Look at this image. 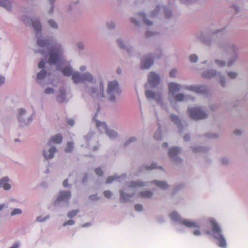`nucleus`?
Masks as SVG:
<instances>
[{
    "label": "nucleus",
    "instance_id": "f257e3e1",
    "mask_svg": "<svg viewBox=\"0 0 248 248\" xmlns=\"http://www.w3.org/2000/svg\"><path fill=\"white\" fill-rule=\"evenodd\" d=\"M52 40L50 39H38L37 45L40 47H46L50 53L49 63L51 64H56L58 68L61 64L64 63V60L62 57V51L60 46L54 45L49 47L51 44Z\"/></svg>",
    "mask_w": 248,
    "mask_h": 248
},
{
    "label": "nucleus",
    "instance_id": "f03ea898",
    "mask_svg": "<svg viewBox=\"0 0 248 248\" xmlns=\"http://www.w3.org/2000/svg\"><path fill=\"white\" fill-rule=\"evenodd\" d=\"M211 223L212 226V232L214 236L218 241V246L221 248H225L227 244L225 238L221 233L220 227L214 220H211Z\"/></svg>",
    "mask_w": 248,
    "mask_h": 248
},
{
    "label": "nucleus",
    "instance_id": "7ed1b4c3",
    "mask_svg": "<svg viewBox=\"0 0 248 248\" xmlns=\"http://www.w3.org/2000/svg\"><path fill=\"white\" fill-rule=\"evenodd\" d=\"M121 90L117 81L109 82L108 83L107 93L110 101H114L117 96L120 95Z\"/></svg>",
    "mask_w": 248,
    "mask_h": 248
},
{
    "label": "nucleus",
    "instance_id": "20e7f679",
    "mask_svg": "<svg viewBox=\"0 0 248 248\" xmlns=\"http://www.w3.org/2000/svg\"><path fill=\"white\" fill-rule=\"evenodd\" d=\"M188 113L191 118L196 120L205 119L207 116L199 108H190L188 109Z\"/></svg>",
    "mask_w": 248,
    "mask_h": 248
},
{
    "label": "nucleus",
    "instance_id": "39448f33",
    "mask_svg": "<svg viewBox=\"0 0 248 248\" xmlns=\"http://www.w3.org/2000/svg\"><path fill=\"white\" fill-rule=\"evenodd\" d=\"M72 79L73 81L76 83L80 82H92L93 80V78L90 73H86L84 75H80L78 73H75L72 75Z\"/></svg>",
    "mask_w": 248,
    "mask_h": 248
},
{
    "label": "nucleus",
    "instance_id": "423d86ee",
    "mask_svg": "<svg viewBox=\"0 0 248 248\" xmlns=\"http://www.w3.org/2000/svg\"><path fill=\"white\" fill-rule=\"evenodd\" d=\"M96 127L99 128L100 131L104 130L106 134L111 139H114L117 136V133L114 131L109 130L105 123H102L99 121H95Z\"/></svg>",
    "mask_w": 248,
    "mask_h": 248
},
{
    "label": "nucleus",
    "instance_id": "0eeeda50",
    "mask_svg": "<svg viewBox=\"0 0 248 248\" xmlns=\"http://www.w3.org/2000/svg\"><path fill=\"white\" fill-rule=\"evenodd\" d=\"M17 119L21 124H28L32 120V118L22 109L18 110Z\"/></svg>",
    "mask_w": 248,
    "mask_h": 248
},
{
    "label": "nucleus",
    "instance_id": "6e6552de",
    "mask_svg": "<svg viewBox=\"0 0 248 248\" xmlns=\"http://www.w3.org/2000/svg\"><path fill=\"white\" fill-rule=\"evenodd\" d=\"M154 63V60L151 56H145L141 61V68L146 69L149 68Z\"/></svg>",
    "mask_w": 248,
    "mask_h": 248
},
{
    "label": "nucleus",
    "instance_id": "1a4fd4ad",
    "mask_svg": "<svg viewBox=\"0 0 248 248\" xmlns=\"http://www.w3.org/2000/svg\"><path fill=\"white\" fill-rule=\"evenodd\" d=\"M187 89L193 91L196 93L204 94L206 93L207 90L205 86L201 85V86H191L187 87L186 88Z\"/></svg>",
    "mask_w": 248,
    "mask_h": 248
},
{
    "label": "nucleus",
    "instance_id": "9d476101",
    "mask_svg": "<svg viewBox=\"0 0 248 248\" xmlns=\"http://www.w3.org/2000/svg\"><path fill=\"white\" fill-rule=\"evenodd\" d=\"M160 79L159 76L154 72H151L149 75L148 81L152 85L158 84Z\"/></svg>",
    "mask_w": 248,
    "mask_h": 248
},
{
    "label": "nucleus",
    "instance_id": "9b49d317",
    "mask_svg": "<svg viewBox=\"0 0 248 248\" xmlns=\"http://www.w3.org/2000/svg\"><path fill=\"white\" fill-rule=\"evenodd\" d=\"M71 196V193L70 191H62L60 193V195L57 198V201H67Z\"/></svg>",
    "mask_w": 248,
    "mask_h": 248
},
{
    "label": "nucleus",
    "instance_id": "f8f14e48",
    "mask_svg": "<svg viewBox=\"0 0 248 248\" xmlns=\"http://www.w3.org/2000/svg\"><path fill=\"white\" fill-rule=\"evenodd\" d=\"M182 224L188 228H199V225L196 222L188 219H183L180 222Z\"/></svg>",
    "mask_w": 248,
    "mask_h": 248
},
{
    "label": "nucleus",
    "instance_id": "ddd939ff",
    "mask_svg": "<svg viewBox=\"0 0 248 248\" xmlns=\"http://www.w3.org/2000/svg\"><path fill=\"white\" fill-rule=\"evenodd\" d=\"M62 140V136L61 134H59L55 136L51 137V139L49 140L48 144L50 145L52 143L59 144Z\"/></svg>",
    "mask_w": 248,
    "mask_h": 248
},
{
    "label": "nucleus",
    "instance_id": "4468645a",
    "mask_svg": "<svg viewBox=\"0 0 248 248\" xmlns=\"http://www.w3.org/2000/svg\"><path fill=\"white\" fill-rule=\"evenodd\" d=\"M57 150L55 147H51L48 152H46L45 151L44 152L43 154L44 157L46 159L52 158L54 156V153H56Z\"/></svg>",
    "mask_w": 248,
    "mask_h": 248
},
{
    "label": "nucleus",
    "instance_id": "2eb2a0df",
    "mask_svg": "<svg viewBox=\"0 0 248 248\" xmlns=\"http://www.w3.org/2000/svg\"><path fill=\"white\" fill-rule=\"evenodd\" d=\"M169 92L171 93H174L178 92L180 89V86L179 84L172 82L169 85Z\"/></svg>",
    "mask_w": 248,
    "mask_h": 248
},
{
    "label": "nucleus",
    "instance_id": "dca6fc26",
    "mask_svg": "<svg viewBox=\"0 0 248 248\" xmlns=\"http://www.w3.org/2000/svg\"><path fill=\"white\" fill-rule=\"evenodd\" d=\"M9 180L8 177H3L0 181V187L2 186L4 189L8 190L11 188V185L8 183Z\"/></svg>",
    "mask_w": 248,
    "mask_h": 248
},
{
    "label": "nucleus",
    "instance_id": "f3484780",
    "mask_svg": "<svg viewBox=\"0 0 248 248\" xmlns=\"http://www.w3.org/2000/svg\"><path fill=\"white\" fill-rule=\"evenodd\" d=\"M0 6L6 8L8 11H10L12 9L11 0H0Z\"/></svg>",
    "mask_w": 248,
    "mask_h": 248
},
{
    "label": "nucleus",
    "instance_id": "a211bd4d",
    "mask_svg": "<svg viewBox=\"0 0 248 248\" xmlns=\"http://www.w3.org/2000/svg\"><path fill=\"white\" fill-rule=\"evenodd\" d=\"M181 152V150L177 147H172L170 148L169 152V155L170 158L175 157L179 154Z\"/></svg>",
    "mask_w": 248,
    "mask_h": 248
},
{
    "label": "nucleus",
    "instance_id": "6ab92c4d",
    "mask_svg": "<svg viewBox=\"0 0 248 248\" xmlns=\"http://www.w3.org/2000/svg\"><path fill=\"white\" fill-rule=\"evenodd\" d=\"M152 183L161 189H166L168 187V184L166 182L155 180L153 181Z\"/></svg>",
    "mask_w": 248,
    "mask_h": 248
},
{
    "label": "nucleus",
    "instance_id": "aec40b11",
    "mask_svg": "<svg viewBox=\"0 0 248 248\" xmlns=\"http://www.w3.org/2000/svg\"><path fill=\"white\" fill-rule=\"evenodd\" d=\"M216 73L214 70H207L202 74V77L206 78H210L215 76Z\"/></svg>",
    "mask_w": 248,
    "mask_h": 248
},
{
    "label": "nucleus",
    "instance_id": "412c9836",
    "mask_svg": "<svg viewBox=\"0 0 248 248\" xmlns=\"http://www.w3.org/2000/svg\"><path fill=\"white\" fill-rule=\"evenodd\" d=\"M32 26L33 29L36 31H41V25L40 24V22L38 20H35L33 21H32Z\"/></svg>",
    "mask_w": 248,
    "mask_h": 248
},
{
    "label": "nucleus",
    "instance_id": "4be33fe9",
    "mask_svg": "<svg viewBox=\"0 0 248 248\" xmlns=\"http://www.w3.org/2000/svg\"><path fill=\"white\" fill-rule=\"evenodd\" d=\"M170 218L173 220L177 221L179 222H180L181 220H182L179 214L175 212L171 213L170 215Z\"/></svg>",
    "mask_w": 248,
    "mask_h": 248
},
{
    "label": "nucleus",
    "instance_id": "5701e85b",
    "mask_svg": "<svg viewBox=\"0 0 248 248\" xmlns=\"http://www.w3.org/2000/svg\"><path fill=\"white\" fill-rule=\"evenodd\" d=\"M65 99V93L63 90L60 91V94L57 96V100L60 103L63 102Z\"/></svg>",
    "mask_w": 248,
    "mask_h": 248
},
{
    "label": "nucleus",
    "instance_id": "b1692460",
    "mask_svg": "<svg viewBox=\"0 0 248 248\" xmlns=\"http://www.w3.org/2000/svg\"><path fill=\"white\" fill-rule=\"evenodd\" d=\"M62 72L66 76H70L72 74V69L69 66L65 67L62 70Z\"/></svg>",
    "mask_w": 248,
    "mask_h": 248
},
{
    "label": "nucleus",
    "instance_id": "393cba45",
    "mask_svg": "<svg viewBox=\"0 0 248 248\" xmlns=\"http://www.w3.org/2000/svg\"><path fill=\"white\" fill-rule=\"evenodd\" d=\"M74 148V143L72 142H69L67 144L66 147L65 149V151L66 153H70L72 152Z\"/></svg>",
    "mask_w": 248,
    "mask_h": 248
},
{
    "label": "nucleus",
    "instance_id": "a878e982",
    "mask_svg": "<svg viewBox=\"0 0 248 248\" xmlns=\"http://www.w3.org/2000/svg\"><path fill=\"white\" fill-rule=\"evenodd\" d=\"M140 195L142 197L151 198L153 195V193L150 191H145L140 192Z\"/></svg>",
    "mask_w": 248,
    "mask_h": 248
},
{
    "label": "nucleus",
    "instance_id": "bb28decb",
    "mask_svg": "<svg viewBox=\"0 0 248 248\" xmlns=\"http://www.w3.org/2000/svg\"><path fill=\"white\" fill-rule=\"evenodd\" d=\"M139 16H141V17L142 18L143 22H144V23L147 25H152V23L151 21L147 20L146 17H145V15L144 13H140L139 14Z\"/></svg>",
    "mask_w": 248,
    "mask_h": 248
},
{
    "label": "nucleus",
    "instance_id": "cd10ccee",
    "mask_svg": "<svg viewBox=\"0 0 248 248\" xmlns=\"http://www.w3.org/2000/svg\"><path fill=\"white\" fill-rule=\"evenodd\" d=\"M144 186V184L141 182H132L129 185L130 187H132L142 186Z\"/></svg>",
    "mask_w": 248,
    "mask_h": 248
},
{
    "label": "nucleus",
    "instance_id": "c85d7f7f",
    "mask_svg": "<svg viewBox=\"0 0 248 248\" xmlns=\"http://www.w3.org/2000/svg\"><path fill=\"white\" fill-rule=\"evenodd\" d=\"M46 75V72L44 70H42L39 73L37 74V79H42L45 78Z\"/></svg>",
    "mask_w": 248,
    "mask_h": 248
},
{
    "label": "nucleus",
    "instance_id": "c756f323",
    "mask_svg": "<svg viewBox=\"0 0 248 248\" xmlns=\"http://www.w3.org/2000/svg\"><path fill=\"white\" fill-rule=\"evenodd\" d=\"M145 94L148 98H155V93L151 91H147Z\"/></svg>",
    "mask_w": 248,
    "mask_h": 248
},
{
    "label": "nucleus",
    "instance_id": "7c9ffc66",
    "mask_svg": "<svg viewBox=\"0 0 248 248\" xmlns=\"http://www.w3.org/2000/svg\"><path fill=\"white\" fill-rule=\"evenodd\" d=\"M97 96L99 97H104V89H103V83H101L100 85V90L99 92H97Z\"/></svg>",
    "mask_w": 248,
    "mask_h": 248
},
{
    "label": "nucleus",
    "instance_id": "2f4dec72",
    "mask_svg": "<svg viewBox=\"0 0 248 248\" xmlns=\"http://www.w3.org/2000/svg\"><path fill=\"white\" fill-rule=\"evenodd\" d=\"M78 213V210H72L68 213L67 216L70 218H72L75 217Z\"/></svg>",
    "mask_w": 248,
    "mask_h": 248
},
{
    "label": "nucleus",
    "instance_id": "473e14b6",
    "mask_svg": "<svg viewBox=\"0 0 248 248\" xmlns=\"http://www.w3.org/2000/svg\"><path fill=\"white\" fill-rule=\"evenodd\" d=\"M170 119L175 124H179L180 120L178 116L175 115H170Z\"/></svg>",
    "mask_w": 248,
    "mask_h": 248
},
{
    "label": "nucleus",
    "instance_id": "72a5a7b5",
    "mask_svg": "<svg viewBox=\"0 0 248 248\" xmlns=\"http://www.w3.org/2000/svg\"><path fill=\"white\" fill-rule=\"evenodd\" d=\"M126 196L128 198H130L132 196L125 194V193L124 192H123V191L120 192V199H121V200H122L123 201L126 200L127 198L126 197Z\"/></svg>",
    "mask_w": 248,
    "mask_h": 248
},
{
    "label": "nucleus",
    "instance_id": "f704fd0d",
    "mask_svg": "<svg viewBox=\"0 0 248 248\" xmlns=\"http://www.w3.org/2000/svg\"><path fill=\"white\" fill-rule=\"evenodd\" d=\"M48 23L50 26L54 29H57L58 27V25L57 23L53 20H49L48 21Z\"/></svg>",
    "mask_w": 248,
    "mask_h": 248
},
{
    "label": "nucleus",
    "instance_id": "c9c22d12",
    "mask_svg": "<svg viewBox=\"0 0 248 248\" xmlns=\"http://www.w3.org/2000/svg\"><path fill=\"white\" fill-rule=\"evenodd\" d=\"M175 99L178 101H183L184 99V95L182 93L178 94L175 96Z\"/></svg>",
    "mask_w": 248,
    "mask_h": 248
},
{
    "label": "nucleus",
    "instance_id": "e433bc0d",
    "mask_svg": "<svg viewBox=\"0 0 248 248\" xmlns=\"http://www.w3.org/2000/svg\"><path fill=\"white\" fill-rule=\"evenodd\" d=\"M190 61L192 62H196L198 60V57L196 55H191L189 56Z\"/></svg>",
    "mask_w": 248,
    "mask_h": 248
},
{
    "label": "nucleus",
    "instance_id": "4c0bfd02",
    "mask_svg": "<svg viewBox=\"0 0 248 248\" xmlns=\"http://www.w3.org/2000/svg\"><path fill=\"white\" fill-rule=\"evenodd\" d=\"M75 223V221L73 220L70 219L67 221H66L63 223V226H66L67 225H72Z\"/></svg>",
    "mask_w": 248,
    "mask_h": 248
},
{
    "label": "nucleus",
    "instance_id": "58836bf2",
    "mask_svg": "<svg viewBox=\"0 0 248 248\" xmlns=\"http://www.w3.org/2000/svg\"><path fill=\"white\" fill-rule=\"evenodd\" d=\"M95 172L97 175L98 176H102L103 175V172L101 169L100 168H97L95 170Z\"/></svg>",
    "mask_w": 248,
    "mask_h": 248
},
{
    "label": "nucleus",
    "instance_id": "ea45409f",
    "mask_svg": "<svg viewBox=\"0 0 248 248\" xmlns=\"http://www.w3.org/2000/svg\"><path fill=\"white\" fill-rule=\"evenodd\" d=\"M237 75V73L232 72H230L228 74V77L231 78H234L236 77Z\"/></svg>",
    "mask_w": 248,
    "mask_h": 248
},
{
    "label": "nucleus",
    "instance_id": "a19ab883",
    "mask_svg": "<svg viewBox=\"0 0 248 248\" xmlns=\"http://www.w3.org/2000/svg\"><path fill=\"white\" fill-rule=\"evenodd\" d=\"M116 179V177L115 176H109L108 177L107 180H106V183L109 184L113 182L114 180Z\"/></svg>",
    "mask_w": 248,
    "mask_h": 248
},
{
    "label": "nucleus",
    "instance_id": "79ce46f5",
    "mask_svg": "<svg viewBox=\"0 0 248 248\" xmlns=\"http://www.w3.org/2000/svg\"><path fill=\"white\" fill-rule=\"evenodd\" d=\"M104 195L105 197L109 198L111 196V192L109 190H106L104 191Z\"/></svg>",
    "mask_w": 248,
    "mask_h": 248
},
{
    "label": "nucleus",
    "instance_id": "37998d69",
    "mask_svg": "<svg viewBox=\"0 0 248 248\" xmlns=\"http://www.w3.org/2000/svg\"><path fill=\"white\" fill-rule=\"evenodd\" d=\"M177 73V70L176 69L172 70L170 73V76L171 78H174Z\"/></svg>",
    "mask_w": 248,
    "mask_h": 248
},
{
    "label": "nucleus",
    "instance_id": "c03bdc74",
    "mask_svg": "<svg viewBox=\"0 0 248 248\" xmlns=\"http://www.w3.org/2000/svg\"><path fill=\"white\" fill-rule=\"evenodd\" d=\"M135 209L137 211H140L142 210V206L141 204H136L135 206Z\"/></svg>",
    "mask_w": 248,
    "mask_h": 248
},
{
    "label": "nucleus",
    "instance_id": "a18cd8bd",
    "mask_svg": "<svg viewBox=\"0 0 248 248\" xmlns=\"http://www.w3.org/2000/svg\"><path fill=\"white\" fill-rule=\"evenodd\" d=\"M156 168H157V167L155 163H153L150 166L146 167V169L148 170H153Z\"/></svg>",
    "mask_w": 248,
    "mask_h": 248
},
{
    "label": "nucleus",
    "instance_id": "49530a36",
    "mask_svg": "<svg viewBox=\"0 0 248 248\" xmlns=\"http://www.w3.org/2000/svg\"><path fill=\"white\" fill-rule=\"evenodd\" d=\"M53 90L50 88H47L46 89L45 92L46 94H49L53 93Z\"/></svg>",
    "mask_w": 248,
    "mask_h": 248
},
{
    "label": "nucleus",
    "instance_id": "de8ad7c7",
    "mask_svg": "<svg viewBox=\"0 0 248 248\" xmlns=\"http://www.w3.org/2000/svg\"><path fill=\"white\" fill-rule=\"evenodd\" d=\"M45 66V62L44 61L42 60L38 63V67L40 68H43Z\"/></svg>",
    "mask_w": 248,
    "mask_h": 248
},
{
    "label": "nucleus",
    "instance_id": "09e8293b",
    "mask_svg": "<svg viewBox=\"0 0 248 248\" xmlns=\"http://www.w3.org/2000/svg\"><path fill=\"white\" fill-rule=\"evenodd\" d=\"M5 78L4 77L0 76V85H3L5 82Z\"/></svg>",
    "mask_w": 248,
    "mask_h": 248
},
{
    "label": "nucleus",
    "instance_id": "8fccbe9b",
    "mask_svg": "<svg viewBox=\"0 0 248 248\" xmlns=\"http://www.w3.org/2000/svg\"><path fill=\"white\" fill-rule=\"evenodd\" d=\"M216 63L220 65V66H224L225 65V62H223V61H219V60H217L216 61Z\"/></svg>",
    "mask_w": 248,
    "mask_h": 248
},
{
    "label": "nucleus",
    "instance_id": "3c124183",
    "mask_svg": "<svg viewBox=\"0 0 248 248\" xmlns=\"http://www.w3.org/2000/svg\"><path fill=\"white\" fill-rule=\"evenodd\" d=\"M155 138L157 140H159L161 138V134L159 132L155 134Z\"/></svg>",
    "mask_w": 248,
    "mask_h": 248
},
{
    "label": "nucleus",
    "instance_id": "603ef678",
    "mask_svg": "<svg viewBox=\"0 0 248 248\" xmlns=\"http://www.w3.org/2000/svg\"><path fill=\"white\" fill-rule=\"evenodd\" d=\"M48 218V217H46L45 218H42L41 217H39L37 218V220L38 221H45L46 218Z\"/></svg>",
    "mask_w": 248,
    "mask_h": 248
},
{
    "label": "nucleus",
    "instance_id": "864d4df0",
    "mask_svg": "<svg viewBox=\"0 0 248 248\" xmlns=\"http://www.w3.org/2000/svg\"><path fill=\"white\" fill-rule=\"evenodd\" d=\"M172 15V13L171 11H166L165 13V16L166 18H169Z\"/></svg>",
    "mask_w": 248,
    "mask_h": 248
},
{
    "label": "nucleus",
    "instance_id": "5fc2aeb1",
    "mask_svg": "<svg viewBox=\"0 0 248 248\" xmlns=\"http://www.w3.org/2000/svg\"><path fill=\"white\" fill-rule=\"evenodd\" d=\"M193 234L195 236H199L201 235V232L199 230H196L193 232Z\"/></svg>",
    "mask_w": 248,
    "mask_h": 248
},
{
    "label": "nucleus",
    "instance_id": "6e6d98bb",
    "mask_svg": "<svg viewBox=\"0 0 248 248\" xmlns=\"http://www.w3.org/2000/svg\"><path fill=\"white\" fill-rule=\"evenodd\" d=\"M67 124L71 126H73L74 124V121L72 119H69L67 121Z\"/></svg>",
    "mask_w": 248,
    "mask_h": 248
},
{
    "label": "nucleus",
    "instance_id": "4d7b16f0",
    "mask_svg": "<svg viewBox=\"0 0 248 248\" xmlns=\"http://www.w3.org/2000/svg\"><path fill=\"white\" fill-rule=\"evenodd\" d=\"M123 44V43L122 40H118V44L119 46L121 48L124 47V46Z\"/></svg>",
    "mask_w": 248,
    "mask_h": 248
},
{
    "label": "nucleus",
    "instance_id": "13d9d810",
    "mask_svg": "<svg viewBox=\"0 0 248 248\" xmlns=\"http://www.w3.org/2000/svg\"><path fill=\"white\" fill-rule=\"evenodd\" d=\"M136 140L135 138H131L129 139V140L128 141H127L126 143H125V145H128L130 142L131 141H134Z\"/></svg>",
    "mask_w": 248,
    "mask_h": 248
},
{
    "label": "nucleus",
    "instance_id": "bf43d9fd",
    "mask_svg": "<svg viewBox=\"0 0 248 248\" xmlns=\"http://www.w3.org/2000/svg\"><path fill=\"white\" fill-rule=\"evenodd\" d=\"M68 181L67 179L64 180L63 181V186H64V187L68 186Z\"/></svg>",
    "mask_w": 248,
    "mask_h": 248
},
{
    "label": "nucleus",
    "instance_id": "052dcab7",
    "mask_svg": "<svg viewBox=\"0 0 248 248\" xmlns=\"http://www.w3.org/2000/svg\"><path fill=\"white\" fill-rule=\"evenodd\" d=\"M154 33L153 32H150L149 31H147L146 34H145V36L146 37H149L151 36H152Z\"/></svg>",
    "mask_w": 248,
    "mask_h": 248
},
{
    "label": "nucleus",
    "instance_id": "680f3d73",
    "mask_svg": "<svg viewBox=\"0 0 248 248\" xmlns=\"http://www.w3.org/2000/svg\"><path fill=\"white\" fill-rule=\"evenodd\" d=\"M220 82L221 85L222 86H224L225 85V80H224V78H221L220 79Z\"/></svg>",
    "mask_w": 248,
    "mask_h": 248
},
{
    "label": "nucleus",
    "instance_id": "e2e57ef3",
    "mask_svg": "<svg viewBox=\"0 0 248 248\" xmlns=\"http://www.w3.org/2000/svg\"><path fill=\"white\" fill-rule=\"evenodd\" d=\"M228 162V160L227 158H222V163L224 164H226Z\"/></svg>",
    "mask_w": 248,
    "mask_h": 248
},
{
    "label": "nucleus",
    "instance_id": "0e129e2a",
    "mask_svg": "<svg viewBox=\"0 0 248 248\" xmlns=\"http://www.w3.org/2000/svg\"><path fill=\"white\" fill-rule=\"evenodd\" d=\"M184 139L186 141H187L190 139V136L189 135H186L184 136Z\"/></svg>",
    "mask_w": 248,
    "mask_h": 248
},
{
    "label": "nucleus",
    "instance_id": "69168bd1",
    "mask_svg": "<svg viewBox=\"0 0 248 248\" xmlns=\"http://www.w3.org/2000/svg\"><path fill=\"white\" fill-rule=\"evenodd\" d=\"M78 46L79 49H83V45L81 43H78Z\"/></svg>",
    "mask_w": 248,
    "mask_h": 248
},
{
    "label": "nucleus",
    "instance_id": "338daca9",
    "mask_svg": "<svg viewBox=\"0 0 248 248\" xmlns=\"http://www.w3.org/2000/svg\"><path fill=\"white\" fill-rule=\"evenodd\" d=\"M234 133L235 134V135H240L241 134V131L240 130H235L234 131Z\"/></svg>",
    "mask_w": 248,
    "mask_h": 248
},
{
    "label": "nucleus",
    "instance_id": "774afa93",
    "mask_svg": "<svg viewBox=\"0 0 248 248\" xmlns=\"http://www.w3.org/2000/svg\"><path fill=\"white\" fill-rule=\"evenodd\" d=\"M90 198L92 200L97 199V198H96V195H91L90 196Z\"/></svg>",
    "mask_w": 248,
    "mask_h": 248
}]
</instances>
